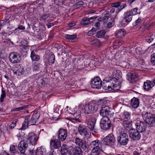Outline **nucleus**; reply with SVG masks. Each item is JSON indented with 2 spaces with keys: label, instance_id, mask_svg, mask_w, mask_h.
Instances as JSON below:
<instances>
[{
  "label": "nucleus",
  "instance_id": "13d9d810",
  "mask_svg": "<svg viewBox=\"0 0 155 155\" xmlns=\"http://www.w3.org/2000/svg\"><path fill=\"white\" fill-rule=\"evenodd\" d=\"M6 24V22L3 20L0 21V30H1V28L2 26L5 25Z\"/></svg>",
  "mask_w": 155,
  "mask_h": 155
},
{
  "label": "nucleus",
  "instance_id": "f257e3e1",
  "mask_svg": "<svg viewBox=\"0 0 155 155\" xmlns=\"http://www.w3.org/2000/svg\"><path fill=\"white\" fill-rule=\"evenodd\" d=\"M143 117L146 123L150 127L155 124V115L147 112L143 113Z\"/></svg>",
  "mask_w": 155,
  "mask_h": 155
},
{
  "label": "nucleus",
  "instance_id": "393cba45",
  "mask_svg": "<svg viewBox=\"0 0 155 155\" xmlns=\"http://www.w3.org/2000/svg\"><path fill=\"white\" fill-rule=\"evenodd\" d=\"M30 118V117L29 116L26 117L22 124V127L21 128V130H24L28 127V124H30L29 123L28 120Z\"/></svg>",
  "mask_w": 155,
  "mask_h": 155
},
{
  "label": "nucleus",
  "instance_id": "774afa93",
  "mask_svg": "<svg viewBox=\"0 0 155 155\" xmlns=\"http://www.w3.org/2000/svg\"><path fill=\"white\" fill-rule=\"evenodd\" d=\"M54 150H51V151L48 153L47 155H54Z\"/></svg>",
  "mask_w": 155,
  "mask_h": 155
},
{
  "label": "nucleus",
  "instance_id": "ea45409f",
  "mask_svg": "<svg viewBox=\"0 0 155 155\" xmlns=\"http://www.w3.org/2000/svg\"><path fill=\"white\" fill-rule=\"evenodd\" d=\"M65 37L69 40H71L72 41V40H73L74 39L76 38L77 35L76 34L73 35H65Z\"/></svg>",
  "mask_w": 155,
  "mask_h": 155
},
{
  "label": "nucleus",
  "instance_id": "37998d69",
  "mask_svg": "<svg viewBox=\"0 0 155 155\" xmlns=\"http://www.w3.org/2000/svg\"><path fill=\"white\" fill-rule=\"evenodd\" d=\"M49 16V14H43L41 16L40 20L41 21H45V20L48 18Z\"/></svg>",
  "mask_w": 155,
  "mask_h": 155
},
{
  "label": "nucleus",
  "instance_id": "58836bf2",
  "mask_svg": "<svg viewBox=\"0 0 155 155\" xmlns=\"http://www.w3.org/2000/svg\"><path fill=\"white\" fill-rule=\"evenodd\" d=\"M123 115L125 121H127L130 119V115L129 112L127 111H125Z\"/></svg>",
  "mask_w": 155,
  "mask_h": 155
},
{
  "label": "nucleus",
  "instance_id": "412c9836",
  "mask_svg": "<svg viewBox=\"0 0 155 155\" xmlns=\"http://www.w3.org/2000/svg\"><path fill=\"white\" fill-rule=\"evenodd\" d=\"M154 86L153 81L147 80L144 82L143 84V88L146 91L150 90Z\"/></svg>",
  "mask_w": 155,
  "mask_h": 155
},
{
  "label": "nucleus",
  "instance_id": "f704fd0d",
  "mask_svg": "<svg viewBox=\"0 0 155 155\" xmlns=\"http://www.w3.org/2000/svg\"><path fill=\"white\" fill-rule=\"evenodd\" d=\"M17 148L18 146H11L10 148V150L11 153L12 155H14V154L17 153Z\"/></svg>",
  "mask_w": 155,
  "mask_h": 155
},
{
  "label": "nucleus",
  "instance_id": "864d4df0",
  "mask_svg": "<svg viewBox=\"0 0 155 155\" xmlns=\"http://www.w3.org/2000/svg\"><path fill=\"white\" fill-rule=\"evenodd\" d=\"M39 68V64L35 63L33 65V69L35 71H38Z\"/></svg>",
  "mask_w": 155,
  "mask_h": 155
},
{
  "label": "nucleus",
  "instance_id": "c03bdc74",
  "mask_svg": "<svg viewBox=\"0 0 155 155\" xmlns=\"http://www.w3.org/2000/svg\"><path fill=\"white\" fill-rule=\"evenodd\" d=\"M121 5V2H117L115 3H113L111 4V6L112 7L118 8L119 6Z\"/></svg>",
  "mask_w": 155,
  "mask_h": 155
},
{
  "label": "nucleus",
  "instance_id": "4d7b16f0",
  "mask_svg": "<svg viewBox=\"0 0 155 155\" xmlns=\"http://www.w3.org/2000/svg\"><path fill=\"white\" fill-rule=\"evenodd\" d=\"M56 22L55 21L53 23H50L48 24H46V25L47 26L48 28H50L51 27L54 25H55L56 24Z\"/></svg>",
  "mask_w": 155,
  "mask_h": 155
},
{
  "label": "nucleus",
  "instance_id": "aec40b11",
  "mask_svg": "<svg viewBox=\"0 0 155 155\" xmlns=\"http://www.w3.org/2000/svg\"><path fill=\"white\" fill-rule=\"evenodd\" d=\"M13 72L15 74L17 75H21L24 72V70L21 66L15 67L13 69Z\"/></svg>",
  "mask_w": 155,
  "mask_h": 155
},
{
  "label": "nucleus",
  "instance_id": "f03ea898",
  "mask_svg": "<svg viewBox=\"0 0 155 155\" xmlns=\"http://www.w3.org/2000/svg\"><path fill=\"white\" fill-rule=\"evenodd\" d=\"M100 144V142L98 140L91 142L90 143V146L92 147H93L91 150L92 155H97V153L99 154L102 151V149L99 147Z\"/></svg>",
  "mask_w": 155,
  "mask_h": 155
},
{
  "label": "nucleus",
  "instance_id": "4be33fe9",
  "mask_svg": "<svg viewBox=\"0 0 155 155\" xmlns=\"http://www.w3.org/2000/svg\"><path fill=\"white\" fill-rule=\"evenodd\" d=\"M75 143L76 145L78 146V147H82L85 149L87 147L85 145H84V142L83 140L78 137H76L75 139Z\"/></svg>",
  "mask_w": 155,
  "mask_h": 155
},
{
  "label": "nucleus",
  "instance_id": "4c0bfd02",
  "mask_svg": "<svg viewBox=\"0 0 155 155\" xmlns=\"http://www.w3.org/2000/svg\"><path fill=\"white\" fill-rule=\"evenodd\" d=\"M116 82H114V84L112 85L111 89H114L115 90H119L121 87V84L120 82L118 83V84H115Z\"/></svg>",
  "mask_w": 155,
  "mask_h": 155
},
{
  "label": "nucleus",
  "instance_id": "a18cd8bd",
  "mask_svg": "<svg viewBox=\"0 0 155 155\" xmlns=\"http://www.w3.org/2000/svg\"><path fill=\"white\" fill-rule=\"evenodd\" d=\"M137 8H136L132 9L131 11L129 12L132 15H135L138 13L137 12Z\"/></svg>",
  "mask_w": 155,
  "mask_h": 155
},
{
  "label": "nucleus",
  "instance_id": "052dcab7",
  "mask_svg": "<svg viewBox=\"0 0 155 155\" xmlns=\"http://www.w3.org/2000/svg\"><path fill=\"white\" fill-rule=\"evenodd\" d=\"M58 107V106L57 105H54V112H57L58 111V110H59V108Z\"/></svg>",
  "mask_w": 155,
  "mask_h": 155
},
{
  "label": "nucleus",
  "instance_id": "79ce46f5",
  "mask_svg": "<svg viewBox=\"0 0 155 155\" xmlns=\"http://www.w3.org/2000/svg\"><path fill=\"white\" fill-rule=\"evenodd\" d=\"M106 102V101L104 99H101L98 101L97 102L94 104H96V107H97V105H103L104 104H105Z\"/></svg>",
  "mask_w": 155,
  "mask_h": 155
},
{
  "label": "nucleus",
  "instance_id": "e433bc0d",
  "mask_svg": "<svg viewBox=\"0 0 155 155\" xmlns=\"http://www.w3.org/2000/svg\"><path fill=\"white\" fill-rule=\"evenodd\" d=\"M126 6L127 4L126 3H121V5L119 6L118 8L117 9L116 13H118Z\"/></svg>",
  "mask_w": 155,
  "mask_h": 155
},
{
  "label": "nucleus",
  "instance_id": "c9c22d12",
  "mask_svg": "<svg viewBox=\"0 0 155 155\" xmlns=\"http://www.w3.org/2000/svg\"><path fill=\"white\" fill-rule=\"evenodd\" d=\"M106 31L104 30L98 31L96 35V36L98 38H102L105 35Z\"/></svg>",
  "mask_w": 155,
  "mask_h": 155
},
{
  "label": "nucleus",
  "instance_id": "39448f33",
  "mask_svg": "<svg viewBox=\"0 0 155 155\" xmlns=\"http://www.w3.org/2000/svg\"><path fill=\"white\" fill-rule=\"evenodd\" d=\"M109 118L106 117H103L101 119L100 126L101 129L104 130H107L111 127L112 124Z\"/></svg>",
  "mask_w": 155,
  "mask_h": 155
},
{
  "label": "nucleus",
  "instance_id": "473e14b6",
  "mask_svg": "<svg viewBox=\"0 0 155 155\" xmlns=\"http://www.w3.org/2000/svg\"><path fill=\"white\" fill-rule=\"evenodd\" d=\"M109 84L110 83H109V82H106V81L104 82L103 84L102 85V87L104 89L106 90H111L112 86L111 85H110Z\"/></svg>",
  "mask_w": 155,
  "mask_h": 155
},
{
  "label": "nucleus",
  "instance_id": "6ab92c4d",
  "mask_svg": "<svg viewBox=\"0 0 155 155\" xmlns=\"http://www.w3.org/2000/svg\"><path fill=\"white\" fill-rule=\"evenodd\" d=\"M78 131L82 136L85 137L86 136L87 133L86 127L84 125H80L78 127Z\"/></svg>",
  "mask_w": 155,
  "mask_h": 155
},
{
  "label": "nucleus",
  "instance_id": "20e7f679",
  "mask_svg": "<svg viewBox=\"0 0 155 155\" xmlns=\"http://www.w3.org/2000/svg\"><path fill=\"white\" fill-rule=\"evenodd\" d=\"M111 109L107 106L103 107L100 111V115L103 117L110 118L114 116V113L111 111Z\"/></svg>",
  "mask_w": 155,
  "mask_h": 155
},
{
  "label": "nucleus",
  "instance_id": "bf43d9fd",
  "mask_svg": "<svg viewBox=\"0 0 155 155\" xmlns=\"http://www.w3.org/2000/svg\"><path fill=\"white\" fill-rule=\"evenodd\" d=\"M113 26V23L112 22H109L107 25L106 27L108 28H110Z\"/></svg>",
  "mask_w": 155,
  "mask_h": 155
},
{
  "label": "nucleus",
  "instance_id": "0e129e2a",
  "mask_svg": "<svg viewBox=\"0 0 155 155\" xmlns=\"http://www.w3.org/2000/svg\"><path fill=\"white\" fill-rule=\"evenodd\" d=\"M109 18V16L108 15H105L104 16V17L103 18V21H104L105 22V21H107L108 19Z\"/></svg>",
  "mask_w": 155,
  "mask_h": 155
},
{
  "label": "nucleus",
  "instance_id": "69168bd1",
  "mask_svg": "<svg viewBox=\"0 0 155 155\" xmlns=\"http://www.w3.org/2000/svg\"><path fill=\"white\" fill-rule=\"evenodd\" d=\"M94 34V33H93V32L91 31V30L88 31L87 33L88 35L90 36L93 35Z\"/></svg>",
  "mask_w": 155,
  "mask_h": 155
},
{
  "label": "nucleus",
  "instance_id": "a211bd4d",
  "mask_svg": "<svg viewBox=\"0 0 155 155\" xmlns=\"http://www.w3.org/2000/svg\"><path fill=\"white\" fill-rule=\"evenodd\" d=\"M51 147L53 149H58L61 147L60 141L58 140H51L50 143Z\"/></svg>",
  "mask_w": 155,
  "mask_h": 155
},
{
  "label": "nucleus",
  "instance_id": "6e6552de",
  "mask_svg": "<svg viewBox=\"0 0 155 155\" xmlns=\"http://www.w3.org/2000/svg\"><path fill=\"white\" fill-rule=\"evenodd\" d=\"M115 141L113 135L110 134L108 135L102 141L104 144L106 145H112L114 144Z\"/></svg>",
  "mask_w": 155,
  "mask_h": 155
},
{
  "label": "nucleus",
  "instance_id": "09e8293b",
  "mask_svg": "<svg viewBox=\"0 0 155 155\" xmlns=\"http://www.w3.org/2000/svg\"><path fill=\"white\" fill-rule=\"evenodd\" d=\"M37 120L35 119L32 117L31 119L29 121H28L29 123L31 125H34L36 123Z\"/></svg>",
  "mask_w": 155,
  "mask_h": 155
},
{
  "label": "nucleus",
  "instance_id": "bb28decb",
  "mask_svg": "<svg viewBox=\"0 0 155 155\" xmlns=\"http://www.w3.org/2000/svg\"><path fill=\"white\" fill-rule=\"evenodd\" d=\"M132 15L129 11L126 12L124 13V18L125 21L127 23L130 21L132 19Z\"/></svg>",
  "mask_w": 155,
  "mask_h": 155
},
{
  "label": "nucleus",
  "instance_id": "1a4fd4ad",
  "mask_svg": "<svg viewBox=\"0 0 155 155\" xmlns=\"http://www.w3.org/2000/svg\"><path fill=\"white\" fill-rule=\"evenodd\" d=\"M9 58L10 61L12 63L19 62L21 59L19 53L16 52L11 53L9 55Z\"/></svg>",
  "mask_w": 155,
  "mask_h": 155
},
{
  "label": "nucleus",
  "instance_id": "dca6fc26",
  "mask_svg": "<svg viewBox=\"0 0 155 155\" xmlns=\"http://www.w3.org/2000/svg\"><path fill=\"white\" fill-rule=\"evenodd\" d=\"M122 73L121 71L117 70L114 71L112 73L111 81H114L115 83L121 78Z\"/></svg>",
  "mask_w": 155,
  "mask_h": 155
},
{
  "label": "nucleus",
  "instance_id": "de8ad7c7",
  "mask_svg": "<svg viewBox=\"0 0 155 155\" xmlns=\"http://www.w3.org/2000/svg\"><path fill=\"white\" fill-rule=\"evenodd\" d=\"M91 43L92 44H93L94 45H97L100 44V42L98 39H96L92 40L91 41Z\"/></svg>",
  "mask_w": 155,
  "mask_h": 155
},
{
  "label": "nucleus",
  "instance_id": "a878e982",
  "mask_svg": "<svg viewBox=\"0 0 155 155\" xmlns=\"http://www.w3.org/2000/svg\"><path fill=\"white\" fill-rule=\"evenodd\" d=\"M61 154L63 155L68 154L70 155L68 153V148L67 146L65 144H63L61 147Z\"/></svg>",
  "mask_w": 155,
  "mask_h": 155
},
{
  "label": "nucleus",
  "instance_id": "4468645a",
  "mask_svg": "<svg viewBox=\"0 0 155 155\" xmlns=\"http://www.w3.org/2000/svg\"><path fill=\"white\" fill-rule=\"evenodd\" d=\"M58 134V138L60 141H63L65 140L67 136V132L66 130L62 128L60 129Z\"/></svg>",
  "mask_w": 155,
  "mask_h": 155
},
{
  "label": "nucleus",
  "instance_id": "e2e57ef3",
  "mask_svg": "<svg viewBox=\"0 0 155 155\" xmlns=\"http://www.w3.org/2000/svg\"><path fill=\"white\" fill-rule=\"evenodd\" d=\"M75 23L74 22H71L70 24H68V26L69 27H71L75 25Z\"/></svg>",
  "mask_w": 155,
  "mask_h": 155
},
{
  "label": "nucleus",
  "instance_id": "49530a36",
  "mask_svg": "<svg viewBox=\"0 0 155 155\" xmlns=\"http://www.w3.org/2000/svg\"><path fill=\"white\" fill-rule=\"evenodd\" d=\"M2 94L1 96V97L0 98V102L1 103L3 102V99L6 96V94L5 91L2 90Z\"/></svg>",
  "mask_w": 155,
  "mask_h": 155
},
{
  "label": "nucleus",
  "instance_id": "f3484780",
  "mask_svg": "<svg viewBox=\"0 0 155 155\" xmlns=\"http://www.w3.org/2000/svg\"><path fill=\"white\" fill-rule=\"evenodd\" d=\"M138 78L137 73L134 71H131L127 74V78L130 82L132 83V81Z\"/></svg>",
  "mask_w": 155,
  "mask_h": 155
},
{
  "label": "nucleus",
  "instance_id": "3c124183",
  "mask_svg": "<svg viewBox=\"0 0 155 155\" xmlns=\"http://www.w3.org/2000/svg\"><path fill=\"white\" fill-rule=\"evenodd\" d=\"M25 29V27L22 25H19L17 28H15V30L16 31H18L19 30H23Z\"/></svg>",
  "mask_w": 155,
  "mask_h": 155
},
{
  "label": "nucleus",
  "instance_id": "f8f14e48",
  "mask_svg": "<svg viewBox=\"0 0 155 155\" xmlns=\"http://www.w3.org/2000/svg\"><path fill=\"white\" fill-rule=\"evenodd\" d=\"M97 119L95 118H92L87 120L86 121L87 125V127L91 131L96 132V129L94 128L95 124Z\"/></svg>",
  "mask_w": 155,
  "mask_h": 155
},
{
  "label": "nucleus",
  "instance_id": "2eb2a0df",
  "mask_svg": "<svg viewBox=\"0 0 155 155\" xmlns=\"http://www.w3.org/2000/svg\"><path fill=\"white\" fill-rule=\"evenodd\" d=\"M38 140L37 136L33 133H31L28 134L27 137V140L29 141L32 145L36 144V141Z\"/></svg>",
  "mask_w": 155,
  "mask_h": 155
},
{
  "label": "nucleus",
  "instance_id": "9d476101",
  "mask_svg": "<svg viewBox=\"0 0 155 155\" xmlns=\"http://www.w3.org/2000/svg\"><path fill=\"white\" fill-rule=\"evenodd\" d=\"M129 136L133 140H140L141 137V134L140 132L136 129H130L129 131Z\"/></svg>",
  "mask_w": 155,
  "mask_h": 155
},
{
  "label": "nucleus",
  "instance_id": "7c9ffc66",
  "mask_svg": "<svg viewBox=\"0 0 155 155\" xmlns=\"http://www.w3.org/2000/svg\"><path fill=\"white\" fill-rule=\"evenodd\" d=\"M31 57L32 60L33 61H38L40 59V57L38 55L36 54L34 51L31 52Z\"/></svg>",
  "mask_w": 155,
  "mask_h": 155
},
{
  "label": "nucleus",
  "instance_id": "423d86ee",
  "mask_svg": "<svg viewBox=\"0 0 155 155\" xmlns=\"http://www.w3.org/2000/svg\"><path fill=\"white\" fill-rule=\"evenodd\" d=\"M98 108L96 107V104L94 103H91L86 104L82 107V109L85 114H89L91 113L94 110H96Z\"/></svg>",
  "mask_w": 155,
  "mask_h": 155
},
{
  "label": "nucleus",
  "instance_id": "9b49d317",
  "mask_svg": "<svg viewBox=\"0 0 155 155\" xmlns=\"http://www.w3.org/2000/svg\"><path fill=\"white\" fill-rule=\"evenodd\" d=\"M102 85V81L99 77L94 78L91 82V87L94 88L99 89Z\"/></svg>",
  "mask_w": 155,
  "mask_h": 155
},
{
  "label": "nucleus",
  "instance_id": "0eeeda50",
  "mask_svg": "<svg viewBox=\"0 0 155 155\" xmlns=\"http://www.w3.org/2000/svg\"><path fill=\"white\" fill-rule=\"evenodd\" d=\"M136 130L140 133L145 132L147 129V125L145 122L140 120H137L135 123Z\"/></svg>",
  "mask_w": 155,
  "mask_h": 155
},
{
  "label": "nucleus",
  "instance_id": "a19ab883",
  "mask_svg": "<svg viewBox=\"0 0 155 155\" xmlns=\"http://www.w3.org/2000/svg\"><path fill=\"white\" fill-rule=\"evenodd\" d=\"M28 106V105H24L22 107L15 108L13 109V111H19L26 109Z\"/></svg>",
  "mask_w": 155,
  "mask_h": 155
},
{
  "label": "nucleus",
  "instance_id": "603ef678",
  "mask_svg": "<svg viewBox=\"0 0 155 155\" xmlns=\"http://www.w3.org/2000/svg\"><path fill=\"white\" fill-rule=\"evenodd\" d=\"M141 19L140 18H138L133 23V25L134 26H136V25L139 24L140 22Z\"/></svg>",
  "mask_w": 155,
  "mask_h": 155
},
{
  "label": "nucleus",
  "instance_id": "ddd939ff",
  "mask_svg": "<svg viewBox=\"0 0 155 155\" xmlns=\"http://www.w3.org/2000/svg\"><path fill=\"white\" fill-rule=\"evenodd\" d=\"M28 145L24 141L20 142L18 145V148L20 152L21 155H26L25 151L27 150Z\"/></svg>",
  "mask_w": 155,
  "mask_h": 155
},
{
  "label": "nucleus",
  "instance_id": "5701e85b",
  "mask_svg": "<svg viewBox=\"0 0 155 155\" xmlns=\"http://www.w3.org/2000/svg\"><path fill=\"white\" fill-rule=\"evenodd\" d=\"M146 41L149 43L151 42L153 43V45L151 46V48H153L155 45V36L152 35L151 34H149L146 39Z\"/></svg>",
  "mask_w": 155,
  "mask_h": 155
},
{
  "label": "nucleus",
  "instance_id": "680f3d73",
  "mask_svg": "<svg viewBox=\"0 0 155 155\" xmlns=\"http://www.w3.org/2000/svg\"><path fill=\"white\" fill-rule=\"evenodd\" d=\"M110 80H108V81H107L106 82H109L110 83V85H111L112 87V85L114 84V81H111V78L110 77Z\"/></svg>",
  "mask_w": 155,
  "mask_h": 155
},
{
  "label": "nucleus",
  "instance_id": "5fc2aeb1",
  "mask_svg": "<svg viewBox=\"0 0 155 155\" xmlns=\"http://www.w3.org/2000/svg\"><path fill=\"white\" fill-rule=\"evenodd\" d=\"M151 60L152 64L155 65V54H153L152 55Z\"/></svg>",
  "mask_w": 155,
  "mask_h": 155
},
{
  "label": "nucleus",
  "instance_id": "b1692460",
  "mask_svg": "<svg viewBox=\"0 0 155 155\" xmlns=\"http://www.w3.org/2000/svg\"><path fill=\"white\" fill-rule=\"evenodd\" d=\"M139 104V100L135 97H134L131 99V104L132 107L134 108H137Z\"/></svg>",
  "mask_w": 155,
  "mask_h": 155
},
{
  "label": "nucleus",
  "instance_id": "8fccbe9b",
  "mask_svg": "<svg viewBox=\"0 0 155 155\" xmlns=\"http://www.w3.org/2000/svg\"><path fill=\"white\" fill-rule=\"evenodd\" d=\"M40 114L37 112H35L32 116V117L35 119L36 120H38L40 117Z\"/></svg>",
  "mask_w": 155,
  "mask_h": 155
},
{
  "label": "nucleus",
  "instance_id": "72a5a7b5",
  "mask_svg": "<svg viewBox=\"0 0 155 155\" xmlns=\"http://www.w3.org/2000/svg\"><path fill=\"white\" fill-rule=\"evenodd\" d=\"M90 22V19L87 18H84L81 21L80 23L84 25H87L89 24Z\"/></svg>",
  "mask_w": 155,
  "mask_h": 155
},
{
  "label": "nucleus",
  "instance_id": "6e6d98bb",
  "mask_svg": "<svg viewBox=\"0 0 155 155\" xmlns=\"http://www.w3.org/2000/svg\"><path fill=\"white\" fill-rule=\"evenodd\" d=\"M17 121H13L9 126V127L11 129L13 128L15 126L16 124Z\"/></svg>",
  "mask_w": 155,
  "mask_h": 155
},
{
  "label": "nucleus",
  "instance_id": "cd10ccee",
  "mask_svg": "<svg viewBox=\"0 0 155 155\" xmlns=\"http://www.w3.org/2000/svg\"><path fill=\"white\" fill-rule=\"evenodd\" d=\"M125 30L124 29L118 30L115 33V36L119 38H122L124 36L125 34Z\"/></svg>",
  "mask_w": 155,
  "mask_h": 155
},
{
  "label": "nucleus",
  "instance_id": "2f4dec72",
  "mask_svg": "<svg viewBox=\"0 0 155 155\" xmlns=\"http://www.w3.org/2000/svg\"><path fill=\"white\" fill-rule=\"evenodd\" d=\"M45 149L41 148L40 149H37L35 152V155H45Z\"/></svg>",
  "mask_w": 155,
  "mask_h": 155
},
{
  "label": "nucleus",
  "instance_id": "7ed1b4c3",
  "mask_svg": "<svg viewBox=\"0 0 155 155\" xmlns=\"http://www.w3.org/2000/svg\"><path fill=\"white\" fill-rule=\"evenodd\" d=\"M120 133L119 136L117 137V142L119 144L122 146L126 145L129 140L127 134L125 132V129Z\"/></svg>",
  "mask_w": 155,
  "mask_h": 155
},
{
  "label": "nucleus",
  "instance_id": "c85d7f7f",
  "mask_svg": "<svg viewBox=\"0 0 155 155\" xmlns=\"http://www.w3.org/2000/svg\"><path fill=\"white\" fill-rule=\"evenodd\" d=\"M81 149L79 147H75L72 150V155H81Z\"/></svg>",
  "mask_w": 155,
  "mask_h": 155
},
{
  "label": "nucleus",
  "instance_id": "c756f323",
  "mask_svg": "<svg viewBox=\"0 0 155 155\" xmlns=\"http://www.w3.org/2000/svg\"><path fill=\"white\" fill-rule=\"evenodd\" d=\"M55 56L52 53L49 54V55L48 58V61L49 64H53L55 61Z\"/></svg>",
  "mask_w": 155,
  "mask_h": 155
},
{
  "label": "nucleus",
  "instance_id": "338daca9",
  "mask_svg": "<svg viewBox=\"0 0 155 155\" xmlns=\"http://www.w3.org/2000/svg\"><path fill=\"white\" fill-rule=\"evenodd\" d=\"M100 24L99 22H98L96 23L95 24V26L97 28V29L100 26Z\"/></svg>",
  "mask_w": 155,
  "mask_h": 155
}]
</instances>
